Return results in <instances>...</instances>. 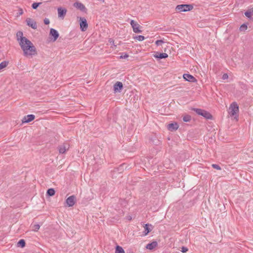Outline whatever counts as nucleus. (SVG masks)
Segmentation results:
<instances>
[{
  "mask_svg": "<svg viewBox=\"0 0 253 253\" xmlns=\"http://www.w3.org/2000/svg\"><path fill=\"white\" fill-rule=\"evenodd\" d=\"M16 37L25 56H32L37 54L35 46L29 40L23 37L22 32L18 31L16 34Z\"/></svg>",
  "mask_w": 253,
  "mask_h": 253,
  "instance_id": "1",
  "label": "nucleus"
},
{
  "mask_svg": "<svg viewBox=\"0 0 253 253\" xmlns=\"http://www.w3.org/2000/svg\"><path fill=\"white\" fill-rule=\"evenodd\" d=\"M239 112V106L236 102L232 103L229 108L228 113L232 117L236 118L238 116V113Z\"/></svg>",
  "mask_w": 253,
  "mask_h": 253,
  "instance_id": "2",
  "label": "nucleus"
},
{
  "mask_svg": "<svg viewBox=\"0 0 253 253\" xmlns=\"http://www.w3.org/2000/svg\"><path fill=\"white\" fill-rule=\"evenodd\" d=\"M193 8L192 4H182L177 5L175 7V10L179 12H187L191 10Z\"/></svg>",
  "mask_w": 253,
  "mask_h": 253,
  "instance_id": "3",
  "label": "nucleus"
},
{
  "mask_svg": "<svg viewBox=\"0 0 253 253\" xmlns=\"http://www.w3.org/2000/svg\"><path fill=\"white\" fill-rule=\"evenodd\" d=\"M130 24L131 26L133 31L135 33H141L142 30L140 29L141 27L140 25L138 24L136 22L134 21L133 20H131L130 22Z\"/></svg>",
  "mask_w": 253,
  "mask_h": 253,
  "instance_id": "4",
  "label": "nucleus"
},
{
  "mask_svg": "<svg viewBox=\"0 0 253 253\" xmlns=\"http://www.w3.org/2000/svg\"><path fill=\"white\" fill-rule=\"evenodd\" d=\"M80 25L81 30L83 32L85 31L88 27V24L86 19L84 17H80Z\"/></svg>",
  "mask_w": 253,
  "mask_h": 253,
  "instance_id": "5",
  "label": "nucleus"
},
{
  "mask_svg": "<svg viewBox=\"0 0 253 253\" xmlns=\"http://www.w3.org/2000/svg\"><path fill=\"white\" fill-rule=\"evenodd\" d=\"M73 6L77 8L78 9L80 10L81 11L86 13L87 9L85 7V6L81 2L79 1H76L73 4Z\"/></svg>",
  "mask_w": 253,
  "mask_h": 253,
  "instance_id": "6",
  "label": "nucleus"
},
{
  "mask_svg": "<svg viewBox=\"0 0 253 253\" xmlns=\"http://www.w3.org/2000/svg\"><path fill=\"white\" fill-rule=\"evenodd\" d=\"M76 197L74 195L69 197L66 200V203L69 207L73 206L76 202Z\"/></svg>",
  "mask_w": 253,
  "mask_h": 253,
  "instance_id": "7",
  "label": "nucleus"
},
{
  "mask_svg": "<svg viewBox=\"0 0 253 253\" xmlns=\"http://www.w3.org/2000/svg\"><path fill=\"white\" fill-rule=\"evenodd\" d=\"M115 92H120L123 88V84L121 82H117L113 86Z\"/></svg>",
  "mask_w": 253,
  "mask_h": 253,
  "instance_id": "8",
  "label": "nucleus"
},
{
  "mask_svg": "<svg viewBox=\"0 0 253 253\" xmlns=\"http://www.w3.org/2000/svg\"><path fill=\"white\" fill-rule=\"evenodd\" d=\"M27 24L29 27H31L33 29H36L37 28V23L33 19L28 18L26 20Z\"/></svg>",
  "mask_w": 253,
  "mask_h": 253,
  "instance_id": "9",
  "label": "nucleus"
},
{
  "mask_svg": "<svg viewBox=\"0 0 253 253\" xmlns=\"http://www.w3.org/2000/svg\"><path fill=\"white\" fill-rule=\"evenodd\" d=\"M49 36L52 37V40L55 42L59 37V34L57 30L51 28L49 32Z\"/></svg>",
  "mask_w": 253,
  "mask_h": 253,
  "instance_id": "10",
  "label": "nucleus"
},
{
  "mask_svg": "<svg viewBox=\"0 0 253 253\" xmlns=\"http://www.w3.org/2000/svg\"><path fill=\"white\" fill-rule=\"evenodd\" d=\"M35 118V116L34 115H28L25 116L22 120V122L23 123H28L33 120H34Z\"/></svg>",
  "mask_w": 253,
  "mask_h": 253,
  "instance_id": "11",
  "label": "nucleus"
},
{
  "mask_svg": "<svg viewBox=\"0 0 253 253\" xmlns=\"http://www.w3.org/2000/svg\"><path fill=\"white\" fill-rule=\"evenodd\" d=\"M183 77L186 81L188 82L194 83L196 81V79L194 76L188 74H184L183 75Z\"/></svg>",
  "mask_w": 253,
  "mask_h": 253,
  "instance_id": "12",
  "label": "nucleus"
},
{
  "mask_svg": "<svg viewBox=\"0 0 253 253\" xmlns=\"http://www.w3.org/2000/svg\"><path fill=\"white\" fill-rule=\"evenodd\" d=\"M58 17L63 18L67 12V10L65 8L59 7L57 9Z\"/></svg>",
  "mask_w": 253,
  "mask_h": 253,
  "instance_id": "13",
  "label": "nucleus"
},
{
  "mask_svg": "<svg viewBox=\"0 0 253 253\" xmlns=\"http://www.w3.org/2000/svg\"><path fill=\"white\" fill-rule=\"evenodd\" d=\"M178 128V125L176 123L169 124L168 125V128L169 130L173 131L177 130Z\"/></svg>",
  "mask_w": 253,
  "mask_h": 253,
  "instance_id": "14",
  "label": "nucleus"
},
{
  "mask_svg": "<svg viewBox=\"0 0 253 253\" xmlns=\"http://www.w3.org/2000/svg\"><path fill=\"white\" fill-rule=\"evenodd\" d=\"M156 58L159 59L166 58L168 57V54L166 53H157L154 56Z\"/></svg>",
  "mask_w": 253,
  "mask_h": 253,
  "instance_id": "15",
  "label": "nucleus"
},
{
  "mask_svg": "<svg viewBox=\"0 0 253 253\" xmlns=\"http://www.w3.org/2000/svg\"><path fill=\"white\" fill-rule=\"evenodd\" d=\"M158 245V243L156 241H153L150 243H149L147 245L146 248L150 250H152L154 248H155Z\"/></svg>",
  "mask_w": 253,
  "mask_h": 253,
  "instance_id": "16",
  "label": "nucleus"
},
{
  "mask_svg": "<svg viewBox=\"0 0 253 253\" xmlns=\"http://www.w3.org/2000/svg\"><path fill=\"white\" fill-rule=\"evenodd\" d=\"M202 116L204 117L207 119H211L212 118V115L208 111L204 110L202 114Z\"/></svg>",
  "mask_w": 253,
  "mask_h": 253,
  "instance_id": "17",
  "label": "nucleus"
},
{
  "mask_svg": "<svg viewBox=\"0 0 253 253\" xmlns=\"http://www.w3.org/2000/svg\"><path fill=\"white\" fill-rule=\"evenodd\" d=\"M58 149L59 150V153L64 154L66 152V150L68 149V147L67 148L65 144L59 145L58 147Z\"/></svg>",
  "mask_w": 253,
  "mask_h": 253,
  "instance_id": "18",
  "label": "nucleus"
},
{
  "mask_svg": "<svg viewBox=\"0 0 253 253\" xmlns=\"http://www.w3.org/2000/svg\"><path fill=\"white\" fill-rule=\"evenodd\" d=\"M150 226H151V225L149 224H146L145 225L144 227L145 230L144 233L145 235H147L151 231V229L149 228Z\"/></svg>",
  "mask_w": 253,
  "mask_h": 253,
  "instance_id": "19",
  "label": "nucleus"
},
{
  "mask_svg": "<svg viewBox=\"0 0 253 253\" xmlns=\"http://www.w3.org/2000/svg\"><path fill=\"white\" fill-rule=\"evenodd\" d=\"M115 253H125V252L122 247L117 245L115 248Z\"/></svg>",
  "mask_w": 253,
  "mask_h": 253,
  "instance_id": "20",
  "label": "nucleus"
},
{
  "mask_svg": "<svg viewBox=\"0 0 253 253\" xmlns=\"http://www.w3.org/2000/svg\"><path fill=\"white\" fill-rule=\"evenodd\" d=\"M55 191L53 188H49L47 190L46 195L48 196H53L55 195Z\"/></svg>",
  "mask_w": 253,
  "mask_h": 253,
  "instance_id": "21",
  "label": "nucleus"
},
{
  "mask_svg": "<svg viewBox=\"0 0 253 253\" xmlns=\"http://www.w3.org/2000/svg\"><path fill=\"white\" fill-rule=\"evenodd\" d=\"M191 110L195 111L199 115H202L204 110L199 108H192Z\"/></svg>",
  "mask_w": 253,
  "mask_h": 253,
  "instance_id": "22",
  "label": "nucleus"
},
{
  "mask_svg": "<svg viewBox=\"0 0 253 253\" xmlns=\"http://www.w3.org/2000/svg\"><path fill=\"white\" fill-rule=\"evenodd\" d=\"M8 61H3L0 63V70L5 68L8 64Z\"/></svg>",
  "mask_w": 253,
  "mask_h": 253,
  "instance_id": "23",
  "label": "nucleus"
},
{
  "mask_svg": "<svg viewBox=\"0 0 253 253\" xmlns=\"http://www.w3.org/2000/svg\"><path fill=\"white\" fill-rule=\"evenodd\" d=\"M26 243L24 239L20 240L17 243V245L18 247H20L21 248H24L25 246Z\"/></svg>",
  "mask_w": 253,
  "mask_h": 253,
  "instance_id": "24",
  "label": "nucleus"
},
{
  "mask_svg": "<svg viewBox=\"0 0 253 253\" xmlns=\"http://www.w3.org/2000/svg\"><path fill=\"white\" fill-rule=\"evenodd\" d=\"M191 120V117L190 115L184 116L183 118V120L185 122H190Z\"/></svg>",
  "mask_w": 253,
  "mask_h": 253,
  "instance_id": "25",
  "label": "nucleus"
},
{
  "mask_svg": "<svg viewBox=\"0 0 253 253\" xmlns=\"http://www.w3.org/2000/svg\"><path fill=\"white\" fill-rule=\"evenodd\" d=\"M248 28L247 25L246 24H242L240 27V31L242 32L245 31Z\"/></svg>",
  "mask_w": 253,
  "mask_h": 253,
  "instance_id": "26",
  "label": "nucleus"
},
{
  "mask_svg": "<svg viewBox=\"0 0 253 253\" xmlns=\"http://www.w3.org/2000/svg\"><path fill=\"white\" fill-rule=\"evenodd\" d=\"M134 39L138 40V41H143L145 38L142 35H138L134 37Z\"/></svg>",
  "mask_w": 253,
  "mask_h": 253,
  "instance_id": "27",
  "label": "nucleus"
},
{
  "mask_svg": "<svg viewBox=\"0 0 253 253\" xmlns=\"http://www.w3.org/2000/svg\"><path fill=\"white\" fill-rule=\"evenodd\" d=\"M40 225L38 224H34L32 226V230L35 232H37L40 229Z\"/></svg>",
  "mask_w": 253,
  "mask_h": 253,
  "instance_id": "28",
  "label": "nucleus"
},
{
  "mask_svg": "<svg viewBox=\"0 0 253 253\" xmlns=\"http://www.w3.org/2000/svg\"><path fill=\"white\" fill-rule=\"evenodd\" d=\"M42 4V2H34L32 5V7L34 9H36L39 5Z\"/></svg>",
  "mask_w": 253,
  "mask_h": 253,
  "instance_id": "29",
  "label": "nucleus"
},
{
  "mask_svg": "<svg viewBox=\"0 0 253 253\" xmlns=\"http://www.w3.org/2000/svg\"><path fill=\"white\" fill-rule=\"evenodd\" d=\"M245 15L248 18H250L252 16V12L250 11H247L245 12Z\"/></svg>",
  "mask_w": 253,
  "mask_h": 253,
  "instance_id": "30",
  "label": "nucleus"
},
{
  "mask_svg": "<svg viewBox=\"0 0 253 253\" xmlns=\"http://www.w3.org/2000/svg\"><path fill=\"white\" fill-rule=\"evenodd\" d=\"M164 42L162 40H157L155 42V44L157 45V46H159L160 45H161L163 43H164Z\"/></svg>",
  "mask_w": 253,
  "mask_h": 253,
  "instance_id": "31",
  "label": "nucleus"
},
{
  "mask_svg": "<svg viewBox=\"0 0 253 253\" xmlns=\"http://www.w3.org/2000/svg\"><path fill=\"white\" fill-rule=\"evenodd\" d=\"M212 167L213 168L215 169H217V170H221V167L219 165H216V164H212Z\"/></svg>",
  "mask_w": 253,
  "mask_h": 253,
  "instance_id": "32",
  "label": "nucleus"
},
{
  "mask_svg": "<svg viewBox=\"0 0 253 253\" xmlns=\"http://www.w3.org/2000/svg\"><path fill=\"white\" fill-rule=\"evenodd\" d=\"M128 57V55L126 53H123L122 55L120 56V58L126 59Z\"/></svg>",
  "mask_w": 253,
  "mask_h": 253,
  "instance_id": "33",
  "label": "nucleus"
},
{
  "mask_svg": "<svg viewBox=\"0 0 253 253\" xmlns=\"http://www.w3.org/2000/svg\"><path fill=\"white\" fill-rule=\"evenodd\" d=\"M181 251L182 252V253H186V252L188 251V248L187 247H184L183 246L182 248H181Z\"/></svg>",
  "mask_w": 253,
  "mask_h": 253,
  "instance_id": "34",
  "label": "nucleus"
},
{
  "mask_svg": "<svg viewBox=\"0 0 253 253\" xmlns=\"http://www.w3.org/2000/svg\"><path fill=\"white\" fill-rule=\"evenodd\" d=\"M228 78V75H227V74H224L222 75V79L226 80V79H227Z\"/></svg>",
  "mask_w": 253,
  "mask_h": 253,
  "instance_id": "35",
  "label": "nucleus"
},
{
  "mask_svg": "<svg viewBox=\"0 0 253 253\" xmlns=\"http://www.w3.org/2000/svg\"><path fill=\"white\" fill-rule=\"evenodd\" d=\"M44 21V23L45 24V25H48L50 23V21H49V20L47 18H45L43 20Z\"/></svg>",
  "mask_w": 253,
  "mask_h": 253,
  "instance_id": "36",
  "label": "nucleus"
},
{
  "mask_svg": "<svg viewBox=\"0 0 253 253\" xmlns=\"http://www.w3.org/2000/svg\"><path fill=\"white\" fill-rule=\"evenodd\" d=\"M23 13V10L22 9H20L19 10V15H22Z\"/></svg>",
  "mask_w": 253,
  "mask_h": 253,
  "instance_id": "37",
  "label": "nucleus"
},
{
  "mask_svg": "<svg viewBox=\"0 0 253 253\" xmlns=\"http://www.w3.org/2000/svg\"><path fill=\"white\" fill-rule=\"evenodd\" d=\"M126 219L129 220H131L132 218H131V216L130 215H128V216H127L126 217Z\"/></svg>",
  "mask_w": 253,
  "mask_h": 253,
  "instance_id": "38",
  "label": "nucleus"
}]
</instances>
